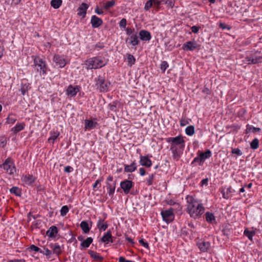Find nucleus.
Wrapping results in <instances>:
<instances>
[{
	"label": "nucleus",
	"instance_id": "obj_26",
	"mask_svg": "<svg viewBox=\"0 0 262 262\" xmlns=\"http://www.w3.org/2000/svg\"><path fill=\"white\" fill-rule=\"evenodd\" d=\"M234 192V190L231 186L227 188L226 192L222 191L223 197L225 199H228L231 196V194Z\"/></svg>",
	"mask_w": 262,
	"mask_h": 262
},
{
	"label": "nucleus",
	"instance_id": "obj_32",
	"mask_svg": "<svg viewBox=\"0 0 262 262\" xmlns=\"http://www.w3.org/2000/svg\"><path fill=\"white\" fill-rule=\"evenodd\" d=\"M97 123L93 122L92 120H85V128L86 129H93L95 127Z\"/></svg>",
	"mask_w": 262,
	"mask_h": 262
},
{
	"label": "nucleus",
	"instance_id": "obj_33",
	"mask_svg": "<svg viewBox=\"0 0 262 262\" xmlns=\"http://www.w3.org/2000/svg\"><path fill=\"white\" fill-rule=\"evenodd\" d=\"M10 192L11 193L14 194L16 196H20L21 194V190L17 187H13L10 189Z\"/></svg>",
	"mask_w": 262,
	"mask_h": 262
},
{
	"label": "nucleus",
	"instance_id": "obj_48",
	"mask_svg": "<svg viewBox=\"0 0 262 262\" xmlns=\"http://www.w3.org/2000/svg\"><path fill=\"white\" fill-rule=\"evenodd\" d=\"M162 4H167L168 6L172 7L174 6V3L172 0H161Z\"/></svg>",
	"mask_w": 262,
	"mask_h": 262
},
{
	"label": "nucleus",
	"instance_id": "obj_60",
	"mask_svg": "<svg viewBox=\"0 0 262 262\" xmlns=\"http://www.w3.org/2000/svg\"><path fill=\"white\" fill-rule=\"evenodd\" d=\"M73 170V168L70 166L64 167V171L66 172H70Z\"/></svg>",
	"mask_w": 262,
	"mask_h": 262
},
{
	"label": "nucleus",
	"instance_id": "obj_53",
	"mask_svg": "<svg viewBox=\"0 0 262 262\" xmlns=\"http://www.w3.org/2000/svg\"><path fill=\"white\" fill-rule=\"evenodd\" d=\"M154 178V174H151L148 177V178L147 179V182L148 185H151L152 184V181Z\"/></svg>",
	"mask_w": 262,
	"mask_h": 262
},
{
	"label": "nucleus",
	"instance_id": "obj_42",
	"mask_svg": "<svg viewBox=\"0 0 262 262\" xmlns=\"http://www.w3.org/2000/svg\"><path fill=\"white\" fill-rule=\"evenodd\" d=\"M251 147L253 149H256L258 147L259 141L257 138H255L252 140L250 144Z\"/></svg>",
	"mask_w": 262,
	"mask_h": 262
},
{
	"label": "nucleus",
	"instance_id": "obj_24",
	"mask_svg": "<svg viewBox=\"0 0 262 262\" xmlns=\"http://www.w3.org/2000/svg\"><path fill=\"white\" fill-rule=\"evenodd\" d=\"M88 253L90 255L91 257L96 261H101L103 259V257L100 256L97 252L94 251L90 250Z\"/></svg>",
	"mask_w": 262,
	"mask_h": 262
},
{
	"label": "nucleus",
	"instance_id": "obj_61",
	"mask_svg": "<svg viewBox=\"0 0 262 262\" xmlns=\"http://www.w3.org/2000/svg\"><path fill=\"white\" fill-rule=\"evenodd\" d=\"M9 262H26V260L24 259H14L12 260H10Z\"/></svg>",
	"mask_w": 262,
	"mask_h": 262
},
{
	"label": "nucleus",
	"instance_id": "obj_58",
	"mask_svg": "<svg viewBox=\"0 0 262 262\" xmlns=\"http://www.w3.org/2000/svg\"><path fill=\"white\" fill-rule=\"evenodd\" d=\"M134 31V29H132L130 28H127L126 29V34L129 36L133 34V33Z\"/></svg>",
	"mask_w": 262,
	"mask_h": 262
},
{
	"label": "nucleus",
	"instance_id": "obj_56",
	"mask_svg": "<svg viewBox=\"0 0 262 262\" xmlns=\"http://www.w3.org/2000/svg\"><path fill=\"white\" fill-rule=\"evenodd\" d=\"M153 5L156 7H159L162 5L161 0H153Z\"/></svg>",
	"mask_w": 262,
	"mask_h": 262
},
{
	"label": "nucleus",
	"instance_id": "obj_25",
	"mask_svg": "<svg viewBox=\"0 0 262 262\" xmlns=\"http://www.w3.org/2000/svg\"><path fill=\"white\" fill-rule=\"evenodd\" d=\"M78 91V89L77 88L73 87L72 85H70L68 88L67 94L71 96H74L77 94Z\"/></svg>",
	"mask_w": 262,
	"mask_h": 262
},
{
	"label": "nucleus",
	"instance_id": "obj_40",
	"mask_svg": "<svg viewBox=\"0 0 262 262\" xmlns=\"http://www.w3.org/2000/svg\"><path fill=\"white\" fill-rule=\"evenodd\" d=\"M16 117L13 114H10L7 118L6 122L8 124L14 123L16 120Z\"/></svg>",
	"mask_w": 262,
	"mask_h": 262
},
{
	"label": "nucleus",
	"instance_id": "obj_63",
	"mask_svg": "<svg viewBox=\"0 0 262 262\" xmlns=\"http://www.w3.org/2000/svg\"><path fill=\"white\" fill-rule=\"evenodd\" d=\"M131 260H126L123 257H120L119 259V262H131Z\"/></svg>",
	"mask_w": 262,
	"mask_h": 262
},
{
	"label": "nucleus",
	"instance_id": "obj_6",
	"mask_svg": "<svg viewBox=\"0 0 262 262\" xmlns=\"http://www.w3.org/2000/svg\"><path fill=\"white\" fill-rule=\"evenodd\" d=\"M3 166L6 172L10 174H13L16 171L14 164L11 159L9 158L6 160L5 162L3 164Z\"/></svg>",
	"mask_w": 262,
	"mask_h": 262
},
{
	"label": "nucleus",
	"instance_id": "obj_41",
	"mask_svg": "<svg viewBox=\"0 0 262 262\" xmlns=\"http://www.w3.org/2000/svg\"><path fill=\"white\" fill-rule=\"evenodd\" d=\"M205 215H206V220L209 223H212V222L213 221L215 220L214 215L211 213L207 212L206 213Z\"/></svg>",
	"mask_w": 262,
	"mask_h": 262
},
{
	"label": "nucleus",
	"instance_id": "obj_35",
	"mask_svg": "<svg viewBox=\"0 0 262 262\" xmlns=\"http://www.w3.org/2000/svg\"><path fill=\"white\" fill-rule=\"evenodd\" d=\"M62 4L61 0H52L51 2V5L54 9L59 8Z\"/></svg>",
	"mask_w": 262,
	"mask_h": 262
},
{
	"label": "nucleus",
	"instance_id": "obj_8",
	"mask_svg": "<svg viewBox=\"0 0 262 262\" xmlns=\"http://www.w3.org/2000/svg\"><path fill=\"white\" fill-rule=\"evenodd\" d=\"M116 185V182L113 181V178L112 176H110L107 178V184L106 187L108 189V194L110 195H112L115 190Z\"/></svg>",
	"mask_w": 262,
	"mask_h": 262
},
{
	"label": "nucleus",
	"instance_id": "obj_22",
	"mask_svg": "<svg viewBox=\"0 0 262 262\" xmlns=\"http://www.w3.org/2000/svg\"><path fill=\"white\" fill-rule=\"evenodd\" d=\"M57 232L58 230L57 227L53 226L47 231V235L51 237H55L56 236Z\"/></svg>",
	"mask_w": 262,
	"mask_h": 262
},
{
	"label": "nucleus",
	"instance_id": "obj_50",
	"mask_svg": "<svg viewBox=\"0 0 262 262\" xmlns=\"http://www.w3.org/2000/svg\"><path fill=\"white\" fill-rule=\"evenodd\" d=\"M202 162H203V161L202 160V159H201L200 156H199L198 157H195L193 159L192 163L193 164L194 163H199L200 165H202Z\"/></svg>",
	"mask_w": 262,
	"mask_h": 262
},
{
	"label": "nucleus",
	"instance_id": "obj_55",
	"mask_svg": "<svg viewBox=\"0 0 262 262\" xmlns=\"http://www.w3.org/2000/svg\"><path fill=\"white\" fill-rule=\"evenodd\" d=\"M188 123H189V121L187 119H182L180 120V125L181 126H185L186 125H187Z\"/></svg>",
	"mask_w": 262,
	"mask_h": 262
},
{
	"label": "nucleus",
	"instance_id": "obj_18",
	"mask_svg": "<svg viewBox=\"0 0 262 262\" xmlns=\"http://www.w3.org/2000/svg\"><path fill=\"white\" fill-rule=\"evenodd\" d=\"M140 163L141 165L149 167L151 166L152 163L151 160L146 156H141Z\"/></svg>",
	"mask_w": 262,
	"mask_h": 262
},
{
	"label": "nucleus",
	"instance_id": "obj_44",
	"mask_svg": "<svg viewBox=\"0 0 262 262\" xmlns=\"http://www.w3.org/2000/svg\"><path fill=\"white\" fill-rule=\"evenodd\" d=\"M127 62H128V65L132 66L135 62L136 59L133 55L131 54L127 55Z\"/></svg>",
	"mask_w": 262,
	"mask_h": 262
},
{
	"label": "nucleus",
	"instance_id": "obj_57",
	"mask_svg": "<svg viewBox=\"0 0 262 262\" xmlns=\"http://www.w3.org/2000/svg\"><path fill=\"white\" fill-rule=\"evenodd\" d=\"M200 27L193 26L191 28V31L194 33H197L199 30Z\"/></svg>",
	"mask_w": 262,
	"mask_h": 262
},
{
	"label": "nucleus",
	"instance_id": "obj_59",
	"mask_svg": "<svg viewBox=\"0 0 262 262\" xmlns=\"http://www.w3.org/2000/svg\"><path fill=\"white\" fill-rule=\"evenodd\" d=\"M139 243H141L142 245V246H144L145 248H149L148 243L146 242H144L143 239L139 240Z\"/></svg>",
	"mask_w": 262,
	"mask_h": 262
},
{
	"label": "nucleus",
	"instance_id": "obj_16",
	"mask_svg": "<svg viewBox=\"0 0 262 262\" xmlns=\"http://www.w3.org/2000/svg\"><path fill=\"white\" fill-rule=\"evenodd\" d=\"M139 35L140 36V39L143 41H149L151 38V34L149 32L145 30H141L139 33Z\"/></svg>",
	"mask_w": 262,
	"mask_h": 262
},
{
	"label": "nucleus",
	"instance_id": "obj_15",
	"mask_svg": "<svg viewBox=\"0 0 262 262\" xmlns=\"http://www.w3.org/2000/svg\"><path fill=\"white\" fill-rule=\"evenodd\" d=\"M91 23L93 28H96L102 24L103 21L97 16L93 15L91 18Z\"/></svg>",
	"mask_w": 262,
	"mask_h": 262
},
{
	"label": "nucleus",
	"instance_id": "obj_46",
	"mask_svg": "<svg viewBox=\"0 0 262 262\" xmlns=\"http://www.w3.org/2000/svg\"><path fill=\"white\" fill-rule=\"evenodd\" d=\"M168 67V64L166 61H163L160 65V68L162 70L163 72L164 73L166 69Z\"/></svg>",
	"mask_w": 262,
	"mask_h": 262
},
{
	"label": "nucleus",
	"instance_id": "obj_62",
	"mask_svg": "<svg viewBox=\"0 0 262 262\" xmlns=\"http://www.w3.org/2000/svg\"><path fill=\"white\" fill-rule=\"evenodd\" d=\"M95 12L99 15L103 14V12L101 9H99L98 7L95 9Z\"/></svg>",
	"mask_w": 262,
	"mask_h": 262
},
{
	"label": "nucleus",
	"instance_id": "obj_1",
	"mask_svg": "<svg viewBox=\"0 0 262 262\" xmlns=\"http://www.w3.org/2000/svg\"><path fill=\"white\" fill-rule=\"evenodd\" d=\"M187 212L191 217L196 219L200 216L205 210L202 204H200L192 196H187Z\"/></svg>",
	"mask_w": 262,
	"mask_h": 262
},
{
	"label": "nucleus",
	"instance_id": "obj_29",
	"mask_svg": "<svg viewBox=\"0 0 262 262\" xmlns=\"http://www.w3.org/2000/svg\"><path fill=\"white\" fill-rule=\"evenodd\" d=\"M112 233L110 230L107 231V232L101 237V240L102 242L108 243V242L112 239Z\"/></svg>",
	"mask_w": 262,
	"mask_h": 262
},
{
	"label": "nucleus",
	"instance_id": "obj_14",
	"mask_svg": "<svg viewBox=\"0 0 262 262\" xmlns=\"http://www.w3.org/2000/svg\"><path fill=\"white\" fill-rule=\"evenodd\" d=\"M128 40H129L128 42L133 46L138 45L140 42L138 39V33L136 32L135 34L130 35L129 38H127L126 39V42H127Z\"/></svg>",
	"mask_w": 262,
	"mask_h": 262
},
{
	"label": "nucleus",
	"instance_id": "obj_5",
	"mask_svg": "<svg viewBox=\"0 0 262 262\" xmlns=\"http://www.w3.org/2000/svg\"><path fill=\"white\" fill-rule=\"evenodd\" d=\"M168 142H171L170 147H177V145H181L182 148L184 147V140L183 138L180 136H177L176 137L169 138L167 140Z\"/></svg>",
	"mask_w": 262,
	"mask_h": 262
},
{
	"label": "nucleus",
	"instance_id": "obj_37",
	"mask_svg": "<svg viewBox=\"0 0 262 262\" xmlns=\"http://www.w3.org/2000/svg\"><path fill=\"white\" fill-rule=\"evenodd\" d=\"M185 133L188 136H192L194 134V127L193 125L187 126L185 129Z\"/></svg>",
	"mask_w": 262,
	"mask_h": 262
},
{
	"label": "nucleus",
	"instance_id": "obj_20",
	"mask_svg": "<svg viewBox=\"0 0 262 262\" xmlns=\"http://www.w3.org/2000/svg\"><path fill=\"white\" fill-rule=\"evenodd\" d=\"M21 180L26 184L31 185L34 182L35 178L32 175H26L22 177Z\"/></svg>",
	"mask_w": 262,
	"mask_h": 262
},
{
	"label": "nucleus",
	"instance_id": "obj_12",
	"mask_svg": "<svg viewBox=\"0 0 262 262\" xmlns=\"http://www.w3.org/2000/svg\"><path fill=\"white\" fill-rule=\"evenodd\" d=\"M54 61L56 63L57 66L60 68L64 67L66 64L65 59L63 57L59 55H55L53 58Z\"/></svg>",
	"mask_w": 262,
	"mask_h": 262
},
{
	"label": "nucleus",
	"instance_id": "obj_9",
	"mask_svg": "<svg viewBox=\"0 0 262 262\" xmlns=\"http://www.w3.org/2000/svg\"><path fill=\"white\" fill-rule=\"evenodd\" d=\"M120 186L125 194H127L133 187V182L129 180L124 181L120 183Z\"/></svg>",
	"mask_w": 262,
	"mask_h": 262
},
{
	"label": "nucleus",
	"instance_id": "obj_36",
	"mask_svg": "<svg viewBox=\"0 0 262 262\" xmlns=\"http://www.w3.org/2000/svg\"><path fill=\"white\" fill-rule=\"evenodd\" d=\"M170 150L172 151L173 158L178 160L180 156V153L178 151L177 147H170Z\"/></svg>",
	"mask_w": 262,
	"mask_h": 262
},
{
	"label": "nucleus",
	"instance_id": "obj_39",
	"mask_svg": "<svg viewBox=\"0 0 262 262\" xmlns=\"http://www.w3.org/2000/svg\"><path fill=\"white\" fill-rule=\"evenodd\" d=\"M255 232L254 231H249L247 229H246L244 231V234L248 237V238L252 241V237L253 235L255 234Z\"/></svg>",
	"mask_w": 262,
	"mask_h": 262
},
{
	"label": "nucleus",
	"instance_id": "obj_38",
	"mask_svg": "<svg viewBox=\"0 0 262 262\" xmlns=\"http://www.w3.org/2000/svg\"><path fill=\"white\" fill-rule=\"evenodd\" d=\"M30 88L29 83L22 84L20 89L21 94L24 95Z\"/></svg>",
	"mask_w": 262,
	"mask_h": 262
},
{
	"label": "nucleus",
	"instance_id": "obj_13",
	"mask_svg": "<svg viewBox=\"0 0 262 262\" xmlns=\"http://www.w3.org/2000/svg\"><path fill=\"white\" fill-rule=\"evenodd\" d=\"M88 8L89 6L86 4L82 3L77 9V15L85 17Z\"/></svg>",
	"mask_w": 262,
	"mask_h": 262
},
{
	"label": "nucleus",
	"instance_id": "obj_43",
	"mask_svg": "<svg viewBox=\"0 0 262 262\" xmlns=\"http://www.w3.org/2000/svg\"><path fill=\"white\" fill-rule=\"evenodd\" d=\"M115 2L114 0H111L108 1L104 4L103 7L105 9L108 10L111 7H113L115 5Z\"/></svg>",
	"mask_w": 262,
	"mask_h": 262
},
{
	"label": "nucleus",
	"instance_id": "obj_34",
	"mask_svg": "<svg viewBox=\"0 0 262 262\" xmlns=\"http://www.w3.org/2000/svg\"><path fill=\"white\" fill-rule=\"evenodd\" d=\"M51 137L48 139V141L50 143H53L54 141L57 138V137L59 136V133L58 132H51Z\"/></svg>",
	"mask_w": 262,
	"mask_h": 262
},
{
	"label": "nucleus",
	"instance_id": "obj_30",
	"mask_svg": "<svg viewBox=\"0 0 262 262\" xmlns=\"http://www.w3.org/2000/svg\"><path fill=\"white\" fill-rule=\"evenodd\" d=\"M80 226L84 233H88L89 232L90 227H89L87 222L82 221L80 223Z\"/></svg>",
	"mask_w": 262,
	"mask_h": 262
},
{
	"label": "nucleus",
	"instance_id": "obj_27",
	"mask_svg": "<svg viewBox=\"0 0 262 262\" xmlns=\"http://www.w3.org/2000/svg\"><path fill=\"white\" fill-rule=\"evenodd\" d=\"M93 239L91 237H88L86 239L83 241L82 242H81L80 246L82 247V248H87L89 247L90 245L92 244L93 242Z\"/></svg>",
	"mask_w": 262,
	"mask_h": 262
},
{
	"label": "nucleus",
	"instance_id": "obj_47",
	"mask_svg": "<svg viewBox=\"0 0 262 262\" xmlns=\"http://www.w3.org/2000/svg\"><path fill=\"white\" fill-rule=\"evenodd\" d=\"M153 5V0H149L148 1L145 5L144 9L146 11L148 10Z\"/></svg>",
	"mask_w": 262,
	"mask_h": 262
},
{
	"label": "nucleus",
	"instance_id": "obj_3",
	"mask_svg": "<svg viewBox=\"0 0 262 262\" xmlns=\"http://www.w3.org/2000/svg\"><path fill=\"white\" fill-rule=\"evenodd\" d=\"M35 68L37 71L42 74H46V65L45 61L38 56H35L34 58Z\"/></svg>",
	"mask_w": 262,
	"mask_h": 262
},
{
	"label": "nucleus",
	"instance_id": "obj_52",
	"mask_svg": "<svg viewBox=\"0 0 262 262\" xmlns=\"http://www.w3.org/2000/svg\"><path fill=\"white\" fill-rule=\"evenodd\" d=\"M232 153L238 156H241L242 155V152L238 148H233L232 150Z\"/></svg>",
	"mask_w": 262,
	"mask_h": 262
},
{
	"label": "nucleus",
	"instance_id": "obj_31",
	"mask_svg": "<svg viewBox=\"0 0 262 262\" xmlns=\"http://www.w3.org/2000/svg\"><path fill=\"white\" fill-rule=\"evenodd\" d=\"M199 156L204 162L206 159H208L211 156V152L209 149H207L204 152H201Z\"/></svg>",
	"mask_w": 262,
	"mask_h": 262
},
{
	"label": "nucleus",
	"instance_id": "obj_2",
	"mask_svg": "<svg viewBox=\"0 0 262 262\" xmlns=\"http://www.w3.org/2000/svg\"><path fill=\"white\" fill-rule=\"evenodd\" d=\"M106 62L104 58L101 57H96L89 59L86 60L88 68L90 69H98L104 66Z\"/></svg>",
	"mask_w": 262,
	"mask_h": 262
},
{
	"label": "nucleus",
	"instance_id": "obj_51",
	"mask_svg": "<svg viewBox=\"0 0 262 262\" xmlns=\"http://www.w3.org/2000/svg\"><path fill=\"white\" fill-rule=\"evenodd\" d=\"M126 26V20L125 18H122L119 22V26L121 28H125Z\"/></svg>",
	"mask_w": 262,
	"mask_h": 262
},
{
	"label": "nucleus",
	"instance_id": "obj_10",
	"mask_svg": "<svg viewBox=\"0 0 262 262\" xmlns=\"http://www.w3.org/2000/svg\"><path fill=\"white\" fill-rule=\"evenodd\" d=\"M197 43L195 41H187L183 45L182 49L185 51H193L198 47Z\"/></svg>",
	"mask_w": 262,
	"mask_h": 262
},
{
	"label": "nucleus",
	"instance_id": "obj_7",
	"mask_svg": "<svg viewBox=\"0 0 262 262\" xmlns=\"http://www.w3.org/2000/svg\"><path fill=\"white\" fill-rule=\"evenodd\" d=\"M173 209L170 208L168 210L162 211L161 215L164 221L167 223H170L174 219V214L173 213Z\"/></svg>",
	"mask_w": 262,
	"mask_h": 262
},
{
	"label": "nucleus",
	"instance_id": "obj_49",
	"mask_svg": "<svg viewBox=\"0 0 262 262\" xmlns=\"http://www.w3.org/2000/svg\"><path fill=\"white\" fill-rule=\"evenodd\" d=\"M30 249L31 250L35 251V252H39L41 253H43V251L41 250L40 248L37 247V246L32 245L30 247Z\"/></svg>",
	"mask_w": 262,
	"mask_h": 262
},
{
	"label": "nucleus",
	"instance_id": "obj_54",
	"mask_svg": "<svg viewBox=\"0 0 262 262\" xmlns=\"http://www.w3.org/2000/svg\"><path fill=\"white\" fill-rule=\"evenodd\" d=\"M44 250H45V251H43V253L42 254L46 255L48 257V258H49L50 256L52 254L51 251L48 249V248H44Z\"/></svg>",
	"mask_w": 262,
	"mask_h": 262
},
{
	"label": "nucleus",
	"instance_id": "obj_28",
	"mask_svg": "<svg viewBox=\"0 0 262 262\" xmlns=\"http://www.w3.org/2000/svg\"><path fill=\"white\" fill-rule=\"evenodd\" d=\"M137 168L136 164L135 162H133L130 165H126L124 167V171L127 172H132L134 171Z\"/></svg>",
	"mask_w": 262,
	"mask_h": 262
},
{
	"label": "nucleus",
	"instance_id": "obj_11",
	"mask_svg": "<svg viewBox=\"0 0 262 262\" xmlns=\"http://www.w3.org/2000/svg\"><path fill=\"white\" fill-rule=\"evenodd\" d=\"M197 246L202 252H205L209 249L210 247V243L208 242L200 240L197 243Z\"/></svg>",
	"mask_w": 262,
	"mask_h": 262
},
{
	"label": "nucleus",
	"instance_id": "obj_64",
	"mask_svg": "<svg viewBox=\"0 0 262 262\" xmlns=\"http://www.w3.org/2000/svg\"><path fill=\"white\" fill-rule=\"evenodd\" d=\"M250 129H251L252 132H253V133H256L257 132H259L260 130V128L255 127H251L250 128Z\"/></svg>",
	"mask_w": 262,
	"mask_h": 262
},
{
	"label": "nucleus",
	"instance_id": "obj_17",
	"mask_svg": "<svg viewBox=\"0 0 262 262\" xmlns=\"http://www.w3.org/2000/svg\"><path fill=\"white\" fill-rule=\"evenodd\" d=\"M49 247L53 250V253L56 254L57 256H59L61 253V247L57 243L53 244L51 243L49 245Z\"/></svg>",
	"mask_w": 262,
	"mask_h": 262
},
{
	"label": "nucleus",
	"instance_id": "obj_23",
	"mask_svg": "<svg viewBox=\"0 0 262 262\" xmlns=\"http://www.w3.org/2000/svg\"><path fill=\"white\" fill-rule=\"evenodd\" d=\"M25 126V123H18L16 124V125L11 129V130L14 133L16 134L19 132L23 130Z\"/></svg>",
	"mask_w": 262,
	"mask_h": 262
},
{
	"label": "nucleus",
	"instance_id": "obj_45",
	"mask_svg": "<svg viewBox=\"0 0 262 262\" xmlns=\"http://www.w3.org/2000/svg\"><path fill=\"white\" fill-rule=\"evenodd\" d=\"M69 211V208L67 206L65 205L61 207L60 210V214L61 216H65Z\"/></svg>",
	"mask_w": 262,
	"mask_h": 262
},
{
	"label": "nucleus",
	"instance_id": "obj_21",
	"mask_svg": "<svg viewBox=\"0 0 262 262\" xmlns=\"http://www.w3.org/2000/svg\"><path fill=\"white\" fill-rule=\"evenodd\" d=\"M97 226L100 230L105 231L107 227V224L104 220L100 219L97 222Z\"/></svg>",
	"mask_w": 262,
	"mask_h": 262
},
{
	"label": "nucleus",
	"instance_id": "obj_19",
	"mask_svg": "<svg viewBox=\"0 0 262 262\" xmlns=\"http://www.w3.org/2000/svg\"><path fill=\"white\" fill-rule=\"evenodd\" d=\"M262 57L260 56L247 57L245 58L246 61L248 64H256L261 62Z\"/></svg>",
	"mask_w": 262,
	"mask_h": 262
},
{
	"label": "nucleus",
	"instance_id": "obj_4",
	"mask_svg": "<svg viewBox=\"0 0 262 262\" xmlns=\"http://www.w3.org/2000/svg\"><path fill=\"white\" fill-rule=\"evenodd\" d=\"M96 81L97 89L100 92H106L108 90L110 83L108 81L105 80L103 77L99 76Z\"/></svg>",
	"mask_w": 262,
	"mask_h": 262
}]
</instances>
